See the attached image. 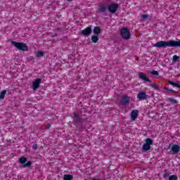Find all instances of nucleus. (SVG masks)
Masks as SVG:
<instances>
[{"instance_id": "1", "label": "nucleus", "mask_w": 180, "mask_h": 180, "mask_svg": "<svg viewBox=\"0 0 180 180\" xmlns=\"http://www.w3.org/2000/svg\"><path fill=\"white\" fill-rule=\"evenodd\" d=\"M153 47H157L158 49H164L166 47H180V39L179 41L169 40L158 41L153 45Z\"/></svg>"}, {"instance_id": "2", "label": "nucleus", "mask_w": 180, "mask_h": 180, "mask_svg": "<svg viewBox=\"0 0 180 180\" xmlns=\"http://www.w3.org/2000/svg\"><path fill=\"white\" fill-rule=\"evenodd\" d=\"M108 9L110 13H115L117 12L119 9V4H110L108 6L105 4H101L98 6V11L100 13H106V10Z\"/></svg>"}, {"instance_id": "3", "label": "nucleus", "mask_w": 180, "mask_h": 180, "mask_svg": "<svg viewBox=\"0 0 180 180\" xmlns=\"http://www.w3.org/2000/svg\"><path fill=\"white\" fill-rule=\"evenodd\" d=\"M71 117L73 119V122L80 128H82V123H84V122H86L87 120L86 118L79 117V115L76 112H73V115L71 116Z\"/></svg>"}, {"instance_id": "4", "label": "nucleus", "mask_w": 180, "mask_h": 180, "mask_svg": "<svg viewBox=\"0 0 180 180\" xmlns=\"http://www.w3.org/2000/svg\"><path fill=\"white\" fill-rule=\"evenodd\" d=\"M11 44L20 51H28L29 50V46H27V44L23 42H16L15 41H11Z\"/></svg>"}, {"instance_id": "5", "label": "nucleus", "mask_w": 180, "mask_h": 180, "mask_svg": "<svg viewBox=\"0 0 180 180\" xmlns=\"http://www.w3.org/2000/svg\"><path fill=\"white\" fill-rule=\"evenodd\" d=\"M120 36L124 40H129V39H130V36H131V34L130 33L129 28L124 27L120 30Z\"/></svg>"}, {"instance_id": "6", "label": "nucleus", "mask_w": 180, "mask_h": 180, "mask_svg": "<svg viewBox=\"0 0 180 180\" xmlns=\"http://www.w3.org/2000/svg\"><path fill=\"white\" fill-rule=\"evenodd\" d=\"M153 139L147 138L145 140V143L142 146L143 151H150L151 150V146H153Z\"/></svg>"}, {"instance_id": "7", "label": "nucleus", "mask_w": 180, "mask_h": 180, "mask_svg": "<svg viewBox=\"0 0 180 180\" xmlns=\"http://www.w3.org/2000/svg\"><path fill=\"white\" fill-rule=\"evenodd\" d=\"M130 103V97L127 96V95H124L122 96L119 104L122 105V106H126Z\"/></svg>"}, {"instance_id": "8", "label": "nucleus", "mask_w": 180, "mask_h": 180, "mask_svg": "<svg viewBox=\"0 0 180 180\" xmlns=\"http://www.w3.org/2000/svg\"><path fill=\"white\" fill-rule=\"evenodd\" d=\"M41 83V79L37 78L32 82V89L37 91L40 88V84Z\"/></svg>"}, {"instance_id": "9", "label": "nucleus", "mask_w": 180, "mask_h": 180, "mask_svg": "<svg viewBox=\"0 0 180 180\" xmlns=\"http://www.w3.org/2000/svg\"><path fill=\"white\" fill-rule=\"evenodd\" d=\"M92 33V26H89L79 32L82 36H89Z\"/></svg>"}, {"instance_id": "10", "label": "nucleus", "mask_w": 180, "mask_h": 180, "mask_svg": "<svg viewBox=\"0 0 180 180\" xmlns=\"http://www.w3.org/2000/svg\"><path fill=\"white\" fill-rule=\"evenodd\" d=\"M171 146H172V145L169 144L168 148H171L173 154H174V155L178 154V153H179V151H180L179 145L174 144L172 147H171Z\"/></svg>"}, {"instance_id": "11", "label": "nucleus", "mask_w": 180, "mask_h": 180, "mask_svg": "<svg viewBox=\"0 0 180 180\" xmlns=\"http://www.w3.org/2000/svg\"><path fill=\"white\" fill-rule=\"evenodd\" d=\"M139 79H142V81H144L145 82H149L151 84V80L147 77V75L145 73L139 72Z\"/></svg>"}, {"instance_id": "12", "label": "nucleus", "mask_w": 180, "mask_h": 180, "mask_svg": "<svg viewBox=\"0 0 180 180\" xmlns=\"http://www.w3.org/2000/svg\"><path fill=\"white\" fill-rule=\"evenodd\" d=\"M138 99H141V101H146L147 99V94L144 91H139L137 94Z\"/></svg>"}, {"instance_id": "13", "label": "nucleus", "mask_w": 180, "mask_h": 180, "mask_svg": "<svg viewBox=\"0 0 180 180\" xmlns=\"http://www.w3.org/2000/svg\"><path fill=\"white\" fill-rule=\"evenodd\" d=\"M137 116H139V110H134L131 112V119L133 122L137 119Z\"/></svg>"}, {"instance_id": "14", "label": "nucleus", "mask_w": 180, "mask_h": 180, "mask_svg": "<svg viewBox=\"0 0 180 180\" xmlns=\"http://www.w3.org/2000/svg\"><path fill=\"white\" fill-rule=\"evenodd\" d=\"M93 33L96 36H98V34H101V27H95L93 30Z\"/></svg>"}, {"instance_id": "15", "label": "nucleus", "mask_w": 180, "mask_h": 180, "mask_svg": "<svg viewBox=\"0 0 180 180\" xmlns=\"http://www.w3.org/2000/svg\"><path fill=\"white\" fill-rule=\"evenodd\" d=\"M74 179V176L71 174H65L63 176V179L64 180H72Z\"/></svg>"}, {"instance_id": "16", "label": "nucleus", "mask_w": 180, "mask_h": 180, "mask_svg": "<svg viewBox=\"0 0 180 180\" xmlns=\"http://www.w3.org/2000/svg\"><path fill=\"white\" fill-rule=\"evenodd\" d=\"M92 43H98L99 41V37L96 35H94L91 37Z\"/></svg>"}, {"instance_id": "17", "label": "nucleus", "mask_w": 180, "mask_h": 180, "mask_svg": "<svg viewBox=\"0 0 180 180\" xmlns=\"http://www.w3.org/2000/svg\"><path fill=\"white\" fill-rule=\"evenodd\" d=\"M19 162L20 164H26V162H27V158L25 157H21L19 159Z\"/></svg>"}, {"instance_id": "18", "label": "nucleus", "mask_w": 180, "mask_h": 180, "mask_svg": "<svg viewBox=\"0 0 180 180\" xmlns=\"http://www.w3.org/2000/svg\"><path fill=\"white\" fill-rule=\"evenodd\" d=\"M165 91H167V92H172L174 94V95H178V91H176L175 90H172L167 86L165 87Z\"/></svg>"}, {"instance_id": "19", "label": "nucleus", "mask_w": 180, "mask_h": 180, "mask_svg": "<svg viewBox=\"0 0 180 180\" xmlns=\"http://www.w3.org/2000/svg\"><path fill=\"white\" fill-rule=\"evenodd\" d=\"M168 84H169L170 85H172V86H174L176 88H179V84L175 83L174 82H172L171 80H169Z\"/></svg>"}, {"instance_id": "20", "label": "nucleus", "mask_w": 180, "mask_h": 180, "mask_svg": "<svg viewBox=\"0 0 180 180\" xmlns=\"http://www.w3.org/2000/svg\"><path fill=\"white\" fill-rule=\"evenodd\" d=\"M167 101L168 102H170V103H172V105L178 103V101L172 98H168Z\"/></svg>"}, {"instance_id": "21", "label": "nucleus", "mask_w": 180, "mask_h": 180, "mask_svg": "<svg viewBox=\"0 0 180 180\" xmlns=\"http://www.w3.org/2000/svg\"><path fill=\"white\" fill-rule=\"evenodd\" d=\"M5 95H6V90H3L0 93V100L1 99H5Z\"/></svg>"}, {"instance_id": "22", "label": "nucleus", "mask_w": 180, "mask_h": 180, "mask_svg": "<svg viewBox=\"0 0 180 180\" xmlns=\"http://www.w3.org/2000/svg\"><path fill=\"white\" fill-rule=\"evenodd\" d=\"M44 56V52L43 51H38L36 53V57H37L38 58Z\"/></svg>"}, {"instance_id": "23", "label": "nucleus", "mask_w": 180, "mask_h": 180, "mask_svg": "<svg viewBox=\"0 0 180 180\" xmlns=\"http://www.w3.org/2000/svg\"><path fill=\"white\" fill-rule=\"evenodd\" d=\"M150 86L151 88H153V89H155L156 91H160V87L155 84H151Z\"/></svg>"}, {"instance_id": "24", "label": "nucleus", "mask_w": 180, "mask_h": 180, "mask_svg": "<svg viewBox=\"0 0 180 180\" xmlns=\"http://www.w3.org/2000/svg\"><path fill=\"white\" fill-rule=\"evenodd\" d=\"M32 166V162L28 161L27 162H25L23 165L24 168H29V167Z\"/></svg>"}, {"instance_id": "25", "label": "nucleus", "mask_w": 180, "mask_h": 180, "mask_svg": "<svg viewBox=\"0 0 180 180\" xmlns=\"http://www.w3.org/2000/svg\"><path fill=\"white\" fill-rule=\"evenodd\" d=\"M169 180H178V176L176 175H171L169 176Z\"/></svg>"}, {"instance_id": "26", "label": "nucleus", "mask_w": 180, "mask_h": 180, "mask_svg": "<svg viewBox=\"0 0 180 180\" xmlns=\"http://www.w3.org/2000/svg\"><path fill=\"white\" fill-rule=\"evenodd\" d=\"M172 61H174V63H176V61H179V56L174 55L173 56V60Z\"/></svg>"}, {"instance_id": "27", "label": "nucleus", "mask_w": 180, "mask_h": 180, "mask_svg": "<svg viewBox=\"0 0 180 180\" xmlns=\"http://www.w3.org/2000/svg\"><path fill=\"white\" fill-rule=\"evenodd\" d=\"M150 74H151L152 75H156V76L160 75V74L158 73V72L157 70L150 71Z\"/></svg>"}, {"instance_id": "28", "label": "nucleus", "mask_w": 180, "mask_h": 180, "mask_svg": "<svg viewBox=\"0 0 180 180\" xmlns=\"http://www.w3.org/2000/svg\"><path fill=\"white\" fill-rule=\"evenodd\" d=\"M141 19H142V20H146V19H148V15H147V14L142 15Z\"/></svg>"}, {"instance_id": "29", "label": "nucleus", "mask_w": 180, "mask_h": 180, "mask_svg": "<svg viewBox=\"0 0 180 180\" xmlns=\"http://www.w3.org/2000/svg\"><path fill=\"white\" fill-rule=\"evenodd\" d=\"M32 148H33V150H37V148H39V146L37 145V143H34L32 146Z\"/></svg>"}, {"instance_id": "30", "label": "nucleus", "mask_w": 180, "mask_h": 180, "mask_svg": "<svg viewBox=\"0 0 180 180\" xmlns=\"http://www.w3.org/2000/svg\"><path fill=\"white\" fill-rule=\"evenodd\" d=\"M164 176L166 178L167 176H169V174H168V173H165V174H164Z\"/></svg>"}, {"instance_id": "31", "label": "nucleus", "mask_w": 180, "mask_h": 180, "mask_svg": "<svg viewBox=\"0 0 180 180\" xmlns=\"http://www.w3.org/2000/svg\"><path fill=\"white\" fill-rule=\"evenodd\" d=\"M50 127H51V125L50 124H48L47 126H46V128L50 129Z\"/></svg>"}, {"instance_id": "32", "label": "nucleus", "mask_w": 180, "mask_h": 180, "mask_svg": "<svg viewBox=\"0 0 180 180\" xmlns=\"http://www.w3.org/2000/svg\"><path fill=\"white\" fill-rule=\"evenodd\" d=\"M68 2H72V0H67Z\"/></svg>"}]
</instances>
